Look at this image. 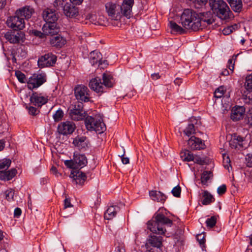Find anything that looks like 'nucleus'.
I'll list each match as a JSON object with an SVG mask.
<instances>
[{"instance_id": "f257e3e1", "label": "nucleus", "mask_w": 252, "mask_h": 252, "mask_svg": "<svg viewBox=\"0 0 252 252\" xmlns=\"http://www.w3.org/2000/svg\"><path fill=\"white\" fill-rule=\"evenodd\" d=\"M172 224V221L163 214H155L152 219L147 222L148 229L154 234L150 235L147 240L146 252H151L152 251L159 252L161 251L162 237L157 236L155 234L164 235L166 232V227H171Z\"/></svg>"}, {"instance_id": "f03ea898", "label": "nucleus", "mask_w": 252, "mask_h": 252, "mask_svg": "<svg viewBox=\"0 0 252 252\" xmlns=\"http://www.w3.org/2000/svg\"><path fill=\"white\" fill-rule=\"evenodd\" d=\"M180 21L185 29L194 32L202 30L215 21L214 14L210 11L197 13L189 9L184 10Z\"/></svg>"}, {"instance_id": "7ed1b4c3", "label": "nucleus", "mask_w": 252, "mask_h": 252, "mask_svg": "<svg viewBox=\"0 0 252 252\" xmlns=\"http://www.w3.org/2000/svg\"><path fill=\"white\" fill-rule=\"evenodd\" d=\"M209 5L212 13L221 20L230 18L231 11L226 3L222 0H209Z\"/></svg>"}, {"instance_id": "20e7f679", "label": "nucleus", "mask_w": 252, "mask_h": 252, "mask_svg": "<svg viewBox=\"0 0 252 252\" xmlns=\"http://www.w3.org/2000/svg\"><path fill=\"white\" fill-rule=\"evenodd\" d=\"M85 123L88 130H94L98 134L103 133L106 130L105 125L100 118L97 119L88 116L85 118Z\"/></svg>"}, {"instance_id": "39448f33", "label": "nucleus", "mask_w": 252, "mask_h": 252, "mask_svg": "<svg viewBox=\"0 0 252 252\" xmlns=\"http://www.w3.org/2000/svg\"><path fill=\"white\" fill-rule=\"evenodd\" d=\"M57 61V57L51 53H48L39 58L38 65L40 68L53 66Z\"/></svg>"}, {"instance_id": "423d86ee", "label": "nucleus", "mask_w": 252, "mask_h": 252, "mask_svg": "<svg viewBox=\"0 0 252 252\" xmlns=\"http://www.w3.org/2000/svg\"><path fill=\"white\" fill-rule=\"evenodd\" d=\"M76 98L80 101L88 102L90 100L89 90L87 87L78 85L74 89Z\"/></svg>"}, {"instance_id": "0eeeda50", "label": "nucleus", "mask_w": 252, "mask_h": 252, "mask_svg": "<svg viewBox=\"0 0 252 252\" xmlns=\"http://www.w3.org/2000/svg\"><path fill=\"white\" fill-rule=\"evenodd\" d=\"M46 81L45 75L34 74L29 78L27 82L28 88L31 90L37 88L42 85Z\"/></svg>"}, {"instance_id": "6e6552de", "label": "nucleus", "mask_w": 252, "mask_h": 252, "mask_svg": "<svg viewBox=\"0 0 252 252\" xmlns=\"http://www.w3.org/2000/svg\"><path fill=\"white\" fill-rule=\"evenodd\" d=\"M8 26L14 31H20L25 28V20L20 16L15 15L10 17L7 21Z\"/></svg>"}, {"instance_id": "1a4fd4ad", "label": "nucleus", "mask_w": 252, "mask_h": 252, "mask_svg": "<svg viewBox=\"0 0 252 252\" xmlns=\"http://www.w3.org/2000/svg\"><path fill=\"white\" fill-rule=\"evenodd\" d=\"M75 124L70 121L61 123L58 125V131L60 134L66 135L72 133L75 129Z\"/></svg>"}, {"instance_id": "9d476101", "label": "nucleus", "mask_w": 252, "mask_h": 252, "mask_svg": "<svg viewBox=\"0 0 252 252\" xmlns=\"http://www.w3.org/2000/svg\"><path fill=\"white\" fill-rule=\"evenodd\" d=\"M246 91L244 92L243 97L246 103L252 102V74L247 76L245 83Z\"/></svg>"}, {"instance_id": "9b49d317", "label": "nucleus", "mask_w": 252, "mask_h": 252, "mask_svg": "<svg viewBox=\"0 0 252 252\" xmlns=\"http://www.w3.org/2000/svg\"><path fill=\"white\" fill-rule=\"evenodd\" d=\"M134 4V0H124L120 7L122 15L129 19L132 16V8Z\"/></svg>"}, {"instance_id": "f8f14e48", "label": "nucleus", "mask_w": 252, "mask_h": 252, "mask_svg": "<svg viewBox=\"0 0 252 252\" xmlns=\"http://www.w3.org/2000/svg\"><path fill=\"white\" fill-rule=\"evenodd\" d=\"M23 33L22 32L9 30L4 33V37L10 43L15 44L20 42Z\"/></svg>"}, {"instance_id": "ddd939ff", "label": "nucleus", "mask_w": 252, "mask_h": 252, "mask_svg": "<svg viewBox=\"0 0 252 252\" xmlns=\"http://www.w3.org/2000/svg\"><path fill=\"white\" fill-rule=\"evenodd\" d=\"M34 13V9L29 5L19 8L15 12V14H17V15L22 17L24 20L25 19L29 20L30 19Z\"/></svg>"}, {"instance_id": "4468645a", "label": "nucleus", "mask_w": 252, "mask_h": 252, "mask_svg": "<svg viewBox=\"0 0 252 252\" xmlns=\"http://www.w3.org/2000/svg\"><path fill=\"white\" fill-rule=\"evenodd\" d=\"M42 29L46 35H51V36L58 34L60 32L57 23H46L43 26Z\"/></svg>"}, {"instance_id": "2eb2a0df", "label": "nucleus", "mask_w": 252, "mask_h": 252, "mask_svg": "<svg viewBox=\"0 0 252 252\" xmlns=\"http://www.w3.org/2000/svg\"><path fill=\"white\" fill-rule=\"evenodd\" d=\"M188 144L191 150H201L205 148V145L202 140L194 136L191 137L188 141Z\"/></svg>"}, {"instance_id": "dca6fc26", "label": "nucleus", "mask_w": 252, "mask_h": 252, "mask_svg": "<svg viewBox=\"0 0 252 252\" xmlns=\"http://www.w3.org/2000/svg\"><path fill=\"white\" fill-rule=\"evenodd\" d=\"M42 17L46 23H56L58 18L55 10L50 8H47L43 11Z\"/></svg>"}, {"instance_id": "f3484780", "label": "nucleus", "mask_w": 252, "mask_h": 252, "mask_svg": "<svg viewBox=\"0 0 252 252\" xmlns=\"http://www.w3.org/2000/svg\"><path fill=\"white\" fill-rule=\"evenodd\" d=\"M89 87L97 93L101 94L102 93L106 92L101 79L98 78L92 79L89 83Z\"/></svg>"}, {"instance_id": "a211bd4d", "label": "nucleus", "mask_w": 252, "mask_h": 252, "mask_svg": "<svg viewBox=\"0 0 252 252\" xmlns=\"http://www.w3.org/2000/svg\"><path fill=\"white\" fill-rule=\"evenodd\" d=\"M74 3L66 2L63 10L64 14L69 18L75 17L78 14V7L74 5Z\"/></svg>"}, {"instance_id": "6ab92c4d", "label": "nucleus", "mask_w": 252, "mask_h": 252, "mask_svg": "<svg viewBox=\"0 0 252 252\" xmlns=\"http://www.w3.org/2000/svg\"><path fill=\"white\" fill-rule=\"evenodd\" d=\"M73 161L75 163L76 169H81L86 166L88 163V159L84 154L74 153Z\"/></svg>"}, {"instance_id": "aec40b11", "label": "nucleus", "mask_w": 252, "mask_h": 252, "mask_svg": "<svg viewBox=\"0 0 252 252\" xmlns=\"http://www.w3.org/2000/svg\"><path fill=\"white\" fill-rule=\"evenodd\" d=\"M30 101L34 105L41 107L47 102L48 98L41 96L40 94H38L37 92H33L30 97Z\"/></svg>"}, {"instance_id": "412c9836", "label": "nucleus", "mask_w": 252, "mask_h": 252, "mask_svg": "<svg viewBox=\"0 0 252 252\" xmlns=\"http://www.w3.org/2000/svg\"><path fill=\"white\" fill-rule=\"evenodd\" d=\"M245 112L244 106H235L231 110L230 118L233 121H238L243 118Z\"/></svg>"}, {"instance_id": "4be33fe9", "label": "nucleus", "mask_w": 252, "mask_h": 252, "mask_svg": "<svg viewBox=\"0 0 252 252\" xmlns=\"http://www.w3.org/2000/svg\"><path fill=\"white\" fill-rule=\"evenodd\" d=\"M75 182L76 184L82 185L87 179L85 173L81 171H72L69 176Z\"/></svg>"}, {"instance_id": "5701e85b", "label": "nucleus", "mask_w": 252, "mask_h": 252, "mask_svg": "<svg viewBox=\"0 0 252 252\" xmlns=\"http://www.w3.org/2000/svg\"><path fill=\"white\" fill-rule=\"evenodd\" d=\"M245 140V138L240 135L234 133L232 136L231 139L229 141L230 146L232 148H238L239 147H243V142Z\"/></svg>"}, {"instance_id": "b1692460", "label": "nucleus", "mask_w": 252, "mask_h": 252, "mask_svg": "<svg viewBox=\"0 0 252 252\" xmlns=\"http://www.w3.org/2000/svg\"><path fill=\"white\" fill-rule=\"evenodd\" d=\"M103 85L106 88L113 87L114 84V79L112 74L109 72H105L102 75Z\"/></svg>"}, {"instance_id": "393cba45", "label": "nucleus", "mask_w": 252, "mask_h": 252, "mask_svg": "<svg viewBox=\"0 0 252 252\" xmlns=\"http://www.w3.org/2000/svg\"><path fill=\"white\" fill-rule=\"evenodd\" d=\"M105 8L108 15L112 18H116L115 14L120 9V6L112 2H108L105 4Z\"/></svg>"}, {"instance_id": "a878e982", "label": "nucleus", "mask_w": 252, "mask_h": 252, "mask_svg": "<svg viewBox=\"0 0 252 252\" xmlns=\"http://www.w3.org/2000/svg\"><path fill=\"white\" fill-rule=\"evenodd\" d=\"M50 42L53 46L62 47L65 44L66 40L60 34H58L51 37Z\"/></svg>"}, {"instance_id": "bb28decb", "label": "nucleus", "mask_w": 252, "mask_h": 252, "mask_svg": "<svg viewBox=\"0 0 252 252\" xmlns=\"http://www.w3.org/2000/svg\"><path fill=\"white\" fill-rule=\"evenodd\" d=\"M149 195L153 200L158 202L164 203L166 199V196L164 193L157 190L150 191Z\"/></svg>"}, {"instance_id": "cd10ccee", "label": "nucleus", "mask_w": 252, "mask_h": 252, "mask_svg": "<svg viewBox=\"0 0 252 252\" xmlns=\"http://www.w3.org/2000/svg\"><path fill=\"white\" fill-rule=\"evenodd\" d=\"M69 116L73 120L80 121L84 119L86 115L85 112H82L79 110L72 108L69 110Z\"/></svg>"}, {"instance_id": "c85d7f7f", "label": "nucleus", "mask_w": 252, "mask_h": 252, "mask_svg": "<svg viewBox=\"0 0 252 252\" xmlns=\"http://www.w3.org/2000/svg\"><path fill=\"white\" fill-rule=\"evenodd\" d=\"M73 144L79 149H83L88 147V141L86 137H77L74 139Z\"/></svg>"}, {"instance_id": "c756f323", "label": "nucleus", "mask_w": 252, "mask_h": 252, "mask_svg": "<svg viewBox=\"0 0 252 252\" xmlns=\"http://www.w3.org/2000/svg\"><path fill=\"white\" fill-rule=\"evenodd\" d=\"M90 62L93 65L97 63H99V64H101L102 61L101 53L95 51L91 52L90 53Z\"/></svg>"}, {"instance_id": "7c9ffc66", "label": "nucleus", "mask_w": 252, "mask_h": 252, "mask_svg": "<svg viewBox=\"0 0 252 252\" xmlns=\"http://www.w3.org/2000/svg\"><path fill=\"white\" fill-rule=\"evenodd\" d=\"M201 203L204 205H208L215 201L213 196L207 190H204L202 192Z\"/></svg>"}, {"instance_id": "2f4dec72", "label": "nucleus", "mask_w": 252, "mask_h": 252, "mask_svg": "<svg viewBox=\"0 0 252 252\" xmlns=\"http://www.w3.org/2000/svg\"><path fill=\"white\" fill-rule=\"evenodd\" d=\"M232 9L235 12H240L243 7L242 0H227Z\"/></svg>"}, {"instance_id": "473e14b6", "label": "nucleus", "mask_w": 252, "mask_h": 252, "mask_svg": "<svg viewBox=\"0 0 252 252\" xmlns=\"http://www.w3.org/2000/svg\"><path fill=\"white\" fill-rule=\"evenodd\" d=\"M116 208L118 209V207L116 206L109 207L104 214V219L109 220L115 217L117 212Z\"/></svg>"}, {"instance_id": "72a5a7b5", "label": "nucleus", "mask_w": 252, "mask_h": 252, "mask_svg": "<svg viewBox=\"0 0 252 252\" xmlns=\"http://www.w3.org/2000/svg\"><path fill=\"white\" fill-rule=\"evenodd\" d=\"M170 29L174 32L179 33L180 34H183L186 32L185 29L179 26L174 21H170L169 24Z\"/></svg>"}, {"instance_id": "f704fd0d", "label": "nucleus", "mask_w": 252, "mask_h": 252, "mask_svg": "<svg viewBox=\"0 0 252 252\" xmlns=\"http://www.w3.org/2000/svg\"><path fill=\"white\" fill-rule=\"evenodd\" d=\"M180 157L183 161H190L193 160V155L189 150H186L180 153Z\"/></svg>"}, {"instance_id": "c9c22d12", "label": "nucleus", "mask_w": 252, "mask_h": 252, "mask_svg": "<svg viewBox=\"0 0 252 252\" xmlns=\"http://www.w3.org/2000/svg\"><path fill=\"white\" fill-rule=\"evenodd\" d=\"M212 177V172L210 171H204L201 176V183L204 185H206L207 181Z\"/></svg>"}, {"instance_id": "e433bc0d", "label": "nucleus", "mask_w": 252, "mask_h": 252, "mask_svg": "<svg viewBox=\"0 0 252 252\" xmlns=\"http://www.w3.org/2000/svg\"><path fill=\"white\" fill-rule=\"evenodd\" d=\"M66 2L63 0H55L53 2L54 7L59 11H63Z\"/></svg>"}, {"instance_id": "4c0bfd02", "label": "nucleus", "mask_w": 252, "mask_h": 252, "mask_svg": "<svg viewBox=\"0 0 252 252\" xmlns=\"http://www.w3.org/2000/svg\"><path fill=\"white\" fill-rule=\"evenodd\" d=\"M11 160L10 159L4 158L0 160V170H6L10 166Z\"/></svg>"}, {"instance_id": "58836bf2", "label": "nucleus", "mask_w": 252, "mask_h": 252, "mask_svg": "<svg viewBox=\"0 0 252 252\" xmlns=\"http://www.w3.org/2000/svg\"><path fill=\"white\" fill-rule=\"evenodd\" d=\"M190 1L194 6L197 8L200 7L205 5L208 2V0H189Z\"/></svg>"}, {"instance_id": "ea45409f", "label": "nucleus", "mask_w": 252, "mask_h": 252, "mask_svg": "<svg viewBox=\"0 0 252 252\" xmlns=\"http://www.w3.org/2000/svg\"><path fill=\"white\" fill-rule=\"evenodd\" d=\"M184 133L188 136H191L195 132L194 126L193 124H189L184 130Z\"/></svg>"}, {"instance_id": "a19ab883", "label": "nucleus", "mask_w": 252, "mask_h": 252, "mask_svg": "<svg viewBox=\"0 0 252 252\" xmlns=\"http://www.w3.org/2000/svg\"><path fill=\"white\" fill-rule=\"evenodd\" d=\"M196 239L202 249L205 248V237L204 234L197 235Z\"/></svg>"}, {"instance_id": "79ce46f5", "label": "nucleus", "mask_w": 252, "mask_h": 252, "mask_svg": "<svg viewBox=\"0 0 252 252\" xmlns=\"http://www.w3.org/2000/svg\"><path fill=\"white\" fill-rule=\"evenodd\" d=\"M63 112L61 109L58 110L56 113L53 115V118L55 122H59L61 121L63 116Z\"/></svg>"}, {"instance_id": "37998d69", "label": "nucleus", "mask_w": 252, "mask_h": 252, "mask_svg": "<svg viewBox=\"0 0 252 252\" xmlns=\"http://www.w3.org/2000/svg\"><path fill=\"white\" fill-rule=\"evenodd\" d=\"M216 222L217 219L215 216H212L206 221L207 226L211 228H213L216 225Z\"/></svg>"}, {"instance_id": "c03bdc74", "label": "nucleus", "mask_w": 252, "mask_h": 252, "mask_svg": "<svg viewBox=\"0 0 252 252\" xmlns=\"http://www.w3.org/2000/svg\"><path fill=\"white\" fill-rule=\"evenodd\" d=\"M225 90L223 86L219 87L214 92V96L216 98H220L224 94Z\"/></svg>"}, {"instance_id": "a18cd8bd", "label": "nucleus", "mask_w": 252, "mask_h": 252, "mask_svg": "<svg viewBox=\"0 0 252 252\" xmlns=\"http://www.w3.org/2000/svg\"><path fill=\"white\" fill-rule=\"evenodd\" d=\"M181 192V188L179 186V185H177V186L173 188V189L171 190V193L173 194V195L176 197H180Z\"/></svg>"}, {"instance_id": "49530a36", "label": "nucleus", "mask_w": 252, "mask_h": 252, "mask_svg": "<svg viewBox=\"0 0 252 252\" xmlns=\"http://www.w3.org/2000/svg\"><path fill=\"white\" fill-rule=\"evenodd\" d=\"M14 195V190L11 189L6 190L5 191V199L8 200L13 199Z\"/></svg>"}, {"instance_id": "de8ad7c7", "label": "nucleus", "mask_w": 252, "mask_h": 252, "mask_svg": "<svg viewBox=\"0 0 252 252\" xmlns=\"http://www.w3.org/2000/svg\"><path fill=\"white\" fill-rule=\"evenodd\" d=\"M5 172L8 177L7 181H9L12 179L17 173V170L14 168H12L10 170Z\"/></svg>"}, {"instance_id": "09e8293b", "label": "nucleus", "mask_w": 252, "mask_h": 252, "mask_svg": "<svg viewBox=\"0 0 252 252\" xmlns=\"http://www.w3.org/2000/svg\"><path fill=\"white\" fill-rule=\"evenodd\" d=\"M115 252H126L125 246L123 242H118L115 248Z\"/></svg>"}, {"instance_id": "8fccbe9b", "label": "nucleus", "mask_w": 252, "mask_h": 252, "mask_svg": "<svg viewBox=\"0 0 252 252\" xmlns=\"http://www.w3.org/2000/svg\"><path fill=\"white\" fill-rule=\"evenodd\" d=\"M15 75L19 82L21 83H24L26 79L25 75L21 71L17 70L15 71Z\"/></svg>"}, {"instance_id": "3c124183", "label": "nucleus", "mask_w": 252, "mask_h": 252, "mask_svg": "<svg viewBox=\"0 0 252 252\" xmlns=\"http://www.w3.org/2000/svg\"><path fill=\"white\" fill-rule=\"evenodd\" d=\"M246 120L248 125L252 126V108L247 112Z\"/></svg>"}, {"instance_id": "603ef678", "label": "nucleus", "mask_w": 252, "mask_h": 252, "mask_svg": "<svg viewBox=\"0 0 252 252\" xmlns=\"http://www.w3.org/2000/svg\"><path fill=\"white\" fill-rule=\"evenodd\" d=\"M64 163L65 165L69 168L76 169V166L75 165V162L73 161V158L71 160H65Z\"/></svg>"}, {"instance_id": "864d4df0", "label": "nucleus", "mask_w": 252, "mask_h": 252, "mask_svg": "<svg viewBox=\"0 0 252 252\" xmlns=\"http://www.w3.org/2000/svg\"><path fill=\"white\" fill-rule=\"evenodd\" d=\"M225 156H223V165L224 168H227L229 171V167L231 166L230 165V159L228 156H226L225 158Z\"/></svg>"}, {"instance_id": "5fc2aeb1", "label": "nucleus", "mask_w": 252, "mask_h": 252, "mask_svg": "<svg viewBox=\"0 0 252 252\" xmlns=\"http://www.w3.org/2000/svg\"><path fill=\"white\" fill-rule=\"evenodd\" d=\"M195 163H198L200 165H203L205 163L204 159L201 158L200 157L195 156H194L193 160H192Z\"/></svg>"}, {"instance_id": "6e6d98bb", "label": "nucleus", "mask_w": 252, "mask_h": 252, "mask_svg": "<svg viewBox=\"0 0 252 252\" xmlns=\"http://www.w3.org/2000/svg\"><path fill=\"white\" fill-rule=\"evenodd\" d=\"M246 164L248 167H252V155H248L246 157Z\"/></svg>"}, {"instance_id": "4d7b16f0", "label": "nucleus", "mask_w": 252, "mask_h": 252, "mask_svg": "<svg viewBox=\"0 0 252 252\" xmlns=\"http://www.w3.org/2000/svg\"><path fill=\"white\" fill-rule=\"evenodd\" d=\"M226 191V187L225 185L220 186L217 189V192L219 195H222L225 193Z\"/></svg>"}, {"instance_id": "13d9d810", "label": "nucleus", "mask_w": 252, "mask_h": 252, "mask_svg": "<svg viewBox=\"0 0 252 252\" xmlns=\"http://www.w3.org/2000/svg\"><path fill=\"white\" fill-rule=\"evenodd\" d=\"M233 29V26L228 27L222 30V33L224 35H228L232 32Z\"/></svg>"}, {"instance_id": "bf43d9fd", "label": "nucleus", "mask_w": 252, "mask_h": 252, "mask_svg": "<svg viewBox=\"0 0 252 252\" xmlns=\"http://www.w3.org/2000/svg\"><path fill=\"white\" fill-rule=\"evenodd\" d=\"M32 33L36 36H38L41 38L45 37V34H44V32H41L40 31L37 30H33L32 31Z\"/></svg>"}, {"instance_id": "052dcab7", "label": "nucleus", "mask_w": 252, "mask_h": 252, "mask_svg": "<svg viewBox=\"0 0 252 252\" xmlns=\"http://www.w3.org/2000/svg\"><path fill=\"white\" fill-rule=\"evenodd\" d=\"M29 112L30 114L32 115H36L38 114V111L34 107L30 106L28 108Z\"/></svg>"}, {"instance_id": "680f3d73", "label": "nucleus", "mask_w": 252, "mask_h": 252, "mask_svg": "<svg viewBox=\"0 0 252 252\" xmlns=\"http://www.w3.org/2000/svg\"><path fill=\"white\" fill-rule=\"evenodd\" d=\"M83 104L82 103H77V104H75L73 106L74 109H76L77 110H79V111H81L82 112H85V110L83 109Z\"/></svg>"}, {"instance_id": "e2e57ef3", "label": "nucleus", "mask_w": 252, "mask_h": 252, "mask_svg": "<svg viewBox=\"0 0 252 252\" xmlns=\"http://www.w3.org/2000/svg\"><path fill=\"white\" fill-rule=\"evenodd\" d=\"M51 172L53 174L55 175L56 177H59L61 175V174L58 172L56 167L55 166L52 167V168H51Z\"/></svg>"}, {"instance_id": "0e129e2a", "label": "nucleus", "mask_w": 252, "mask_h": 252, "mask_svg": "<svg viewBox=\"0 0 252 252\" xmlns=\"http://www.w3.org/2000/svg\"><path fill=\"white\" fill-rule=\"evenodd\" d=\"M64 208L72 207V205L70 203V200L69 199V198H66L65 199L64 201Z\"/></svg>"}, {"instance_id": "69168bd1", "label": "nucleus", "mask_w": 252, "mask_h": 252, "mask_svg": "<svg viewBox=\"0 0 252 252\" xmlns=\"http://www.w3.org/2000/svg\"><path fill=\"white\" fill-rule=\"evenodd\" d=\"M7 176L5 171H0V180H7Z\"/></svg>"}, {"instance_id": "338daca9", "label": "nucleus", "mask_w": 252, "mask_h": 252, "mask_svg": "<svg viewBox=\"0 0 252 252\" xmlns=\"http://www.w3.org/2000/svg\"><path fill=\"white\" fill-rule=\"evenodd\" d=\"M22 211L20 208H16L14 210V217L18 218L21 214Z\"/></svg>"}, {"instance_id": "774afa93", "label": "nucleus", "mask_w": 252, "mask_h": 252, "mask_svg": "<svg viewBox=\"0 0 252 252\" xmlns=\"http://www.w3.org/2000/svg\"><path fill=\"white\" fill-rule=\"evenodd\" d=\"M228 63L229 64L228 68L229 69L233 72L234 69V63H233V60L232 59H229L228 61Z\"/></svg>"}]
</instances>
